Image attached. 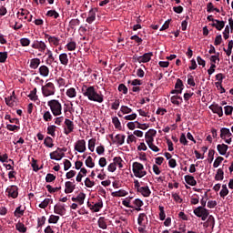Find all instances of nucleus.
Returning <instances> with one entry per match:
<instances>
[{
  "label": "nucleus",
  "mask_w": 233,
  "mask_h": 233,
  "mask_svg": "<svg viewBox=\"0 0 233 233\" xmlns=\"http://www.w3.org/2000/svg\"><path fill=\"white\" fill-rule=\"evenodd\" d=\"M113 163L116 167L118 166L119 168H123V158H121V157H115L113 158Z\"/></svg>",
  "instance_id": "obj_37"
},
{
  "label": "nucleus",
  "mask_w": 233,
  "mask_h": 233,
  "mask_svg": "<svg viewBox=\"0 0 233 233\" xmlns=\"http://www.w3.org/2000/svg\"><path fill=\"white\" fill-rule=\"evenodd\" d=\"M66 48L69 52H74V50H76V48H77V43H76V41L70 40V41L66 45Z\"/></svg>",
  "instance_id": "obj_27"
},
{
  "label": "nucleus",
  "mask_w": 233,
  "mask_h": 233,
  "mask_svg": "<svg viewBox=\"0 0 233 233\" xmlns=\"http://www.w3.org/2000/svg\"><path fill=\"white\" fill-rule=\"evenodd\" d=\"M46 56H48L46 64L51 65V63H54L56 61V58L54 57V54L50 51V49H46Z\"/></svg>",
  "instance_id": "obj_34"
},
{
  "label": "nucleus",
  "mask_w": 233,
  "mask_h": 233,
  "mask_svg": "<svg viewBox=\"0 0 233 233\" xmlns=\"http://www.w3.org/2000/svg\"><path fill=\"white\" fill-rule=\"evenodd\" d=\"M31 101H37L39 97L37 96V88L35 87L30 94L27 96Z\"/></svg>",
  "instance_id": "obj_33"
},
{
  "label": "nucleus",
  "mask_w": 233,
  "mask_h": 233,
  "mask_svg": "<svg viewBox=\"0 0 233 233\" xmlns=\"http://www.w3.org/2000/svg\"><path fill=\"white\" fill-rule=\"evenodd\" d=\"M227 169V166L223 165L222 167L217 170V174L215 176L216 181H223L225 179V172L223 170Z\"/></svg>",
  "instance_id": "obj_11"
},
{
  "label": "nucleus",
  "mask_w": 233,
  "mask_h": 233,
  "mask_svg": "<svg viewBox=\"0 0 233 233\" xmlns=\"http://www.w3.org/2000/svg\"><path fill=\"white\" fill-rule=\"evenodd\" d=\"M81 92L85 97H87V99H89V101H94L95 103H103L105 101V96H103V94L97 93L94 86H88L86 85H84L81 87Z\"/></svg>",
  "instance_id": "obj_1"
},
{
  "label": "nucleus",
  "mask_w": 233,
  "mask_h": 233,
  "mask_svg": "<svg viewBox=\"0 0 233 233\" xmlns=\"http://www.w3.org/2000/svg\"><path fill=\"white\" fill-rule=\"evenodd\" d=\"M24 215H25V209H22L21 206L17 207L14 212V216L15 218H21V216H24Z\"/></svg>",
  "instance_id": "obj_40"
},
{
  "label": "nucleus",
  "mask_w": 233,
  "mask_h": 233,
  "mask_svg": "<svg viewBox=\"0 0 233 233\" xmlns=\"http://www.w3.org/2000/svg\"><path fill=\"white\" fill-rule=\"evenodd\" d=\"M67 97H76V96H77V91H76V88L74 87H70L69 89L66 90V92Z\"/></svg>",
  "instance_id": "obj_39"
},
{
  "label": "nucleus",
  "mask_w": 233,
  "mask_h": 233,
  "mask_svg": "<svg viewBox=\"0 0 233 233\" xmlns=\"http://www.w3.org/2000/svg\"><path fill=\"white\" fill-rule=\"evenodd\" d=\"M86 174H88V171L86 170V168L82 167L80 169V172L76 176L77 183H81V180L83 179V177H85V176H86Z\"/></svg>",
  "instance_id": "obj_24"
},
{
  "label": "nucleus",
  "mask_w": 233,
  "mask_h": 233,
  "mask_svg": "<svg viewBox=\"0 0 233 233\" xmlns=\"http://www.w3.org/2000/svg\"><path fill=\"white\" fill-rule=\"evenodd\" d=\"M54 200L51 198H46L43 202L39 204V208H46L50 203H52Z\"/></svg>",
  "instance_id": "obj_47"
},
{
  "label": "nucleus",
  "mask_w": 233,
  "mask_h": 233,
  "mask_svg": "<svg viewBox=\"0 0 233 233\" xmlns=\"http://www.w3.org/2000/svg\"><path fill=\"white\" fill-rule=\"evenodd\" d=\"M120 112H122V114H131L132 108H130L127 106H122L120 108Z\"/></svg>",
  "instance_id": "obj_64"
},
{
  "label": "nucleus",
  "mask_w": 233,
  "mask_h": 233,
  "mask_svg": "<svg viewBox=\"0 0 233 233\" xmlns=\"http://www.w3.org/2000/svg\"><path fill=\"white\" fill-rule=\"evenodd\" d=\"M50 159H54L55 161H61L65 156V153H59V151L56 150L49 154Z\"/></svg>",
  "instance_id": "obj_16"
},
{
  "label": "nucleus",
  "mask_w": 233,
  "mask_h": 233,
  "mask_svg": "<svg viewBox=\"0 0 233 233\" xmlns=\"http://www.w3.org/2000/svg\"><path fill=\"white\" fill-rule=\"evenodd\" d=\"M46 221V217L43 216L42 218H37V228H41L43 227V225H45Z\"/></svg>",
  "instance_id": "obj_61"
},
{
  "label": "nucleus",
  "mask_w": 233,
  "mask_h": 233,
  "mask_svg": "<svg viewBox=\"0 0 233 233\" xmlns=\"http://www.w3.org/2000/svg\"><path fill=\"white\" fill-rule=\"evenodd\" d=\"M60 218L59 216H56V215H51L48 218V223L50 224H56L57 223V221H59Z\"/></svg>",
  "instance_id": "obj_56"
},
{
  "label": "nucleus",
  "mask_w": 233,
  "mask_h": 233,
  "mask_svg": "<svg viewBox=\"0 0 233 233\" xmlns=\"http://www.w3.org/2000/svg\"><path fill=\"white\" fill-rule=\"evenodd\" d=\"M224 112L227 116H232L233 106H226L224 107Z\"/></svg>",
  "instance_id": "obj_62"
},
{
  "label": "nucleus",
  "mask_w": 233,
  "mask_h": 233,
  "mask_svg": "<svg viewBox=\"0 0 233 233\" xmlns=\"http://www.w3.org/2000/svg\"><path fill=\"white\" fill-rule=\"evenodd\" d=\"M61 41V39L59 37L56 36H51L50 40L48 41V43L50 45H54V46H59V42Z\"/></svg>",
  "instance_id": "obj_48"
},
{
  "label": "nucleus",
  "mask_w": 233,
  "mask_h": 233,
  "mask_svg": "<svg viewBox=\"0 0 233 233\" xmlns=\"http://www.w3.org/2000/svg\"><path fill=\"white\" fill-rule=\"evenodd\" d=\"M209 109L213 114H218V117H223V107L218 104H212L209 106Z\"/></svg>",
  "instance_id": "obj_10"
},
{
  "label": "nucleus",
  "mask_w": 233,
  "mask_h": 233,
  "mask_svg": "<svg viewBox=\"0 0 233 233\" xmlns=\"http://www.w3.org/2000/svg\"><path fill=\"white\" fill-rule=\"evenodd\" d=\"M145 219H148V218L147 217V214L145 213H140L138 215V218H137V223L140 227H145Z\"/></svg>",
  "instance_id": "obj_32"
},
{
  "label": "nucleus",
  "mask_w": 233,
  "mask_h": 233,
  "mask_svg": "<svg viewBox=\"0 0 233 233\" xmlns=\"http://www.w3.org/2000/svg\"><path fill=\"white\" fill-rule=\"evenodd\" d=\"M79 25H81L79 19H71L69 22V28H71V30H76V26H79Z\"/></svg>",
  "instance_id": "obj_35"
},
{
  "label": "nucleus",
  "mask_w": 233,
  "mask_h": 233,
  "mask_svg": "<svg viewBox=\"0 0 233 233\" xmlns=\"http://www.w3.org/2000/svg\"><path fill=\"white\" fill-rule=\"evenodd\" d=\"M175 88L177 90H181V92L183 93V88H185V85H183V80L177 78L175 84Z\"/></svg>",
  "instance_id": "obj_46"
},
{
  "label": "nucleus",
  "mask_w": 233,
  "mask_h": 233,
  "mask_svg": "<svg viewBox=\"0 0 233 233\" xmlns=\"http://www.w3.org/2000/svg\"><path fill=\"white\" fill-rule=\"evenodd\" d=\"M65 125L66 126L67 129H65V134L68 136L71 132H74V122L68 118H66Z\"/></svg>",
  "instance_id": "obj_14"
},
{
  "label": "nucleus",
  "mask_w": 233,
  "mask_h": 233,
  "mask_svg": "<svg viewBox=\"0 0 233 233\" xmlns=\"http://www.w3.org/2000/svg\"><path fill=\"white\" fill-rule=\"evenodd\" d=\"M86 198V194L81 192L76 197V201L79 205H83L85 203V199Z\"/></svg>",
  "instance_id": "obj_41"
},
{
  "label": "nucleus",
  "mask_w": 233,
  "mask_h": 233,
  "mask_svg": "<svg viewBox=\"0 0 233 233\" xmlns=\"http://www.w3.org/2000/svg\"><path fill=\"white\" fill-rule=\"evenodd\" d=\"M65 193L66 194H72V192H74V190H76V185H74L73 182L70 181H66L65 184Z\"/></svg>",
  "instance_id": "obj_17"
},
{
  "label": "nucleus",
  "mask_w": 233,
  "mask_h": 233,
  "mask_svg": "<svg viewBox=\"0 0 233 233\" xmlns=\"http://www.w3.org/2000/svg\"><path fill=\"white\" fill-rule=\"evenodd\" d=\"M225 158H223V157H218L214 163H213V167L214 168H218V167H219L221 165V162L224 160Z\"/></svg>",
  "instance_id": "obj_57"
},
{
  "label": "nucleus",
  "mask_w": 233,
  "mask_h": 233,
  "mask_svg": "<svg viewBox=\"0 0 233 233\" xmlns=\"http://www.w3.org/2000/svg\"><path fill=\"white\" fill-rule=\"evenodd\" d=\"M193 214L197 216V218H200L202 221H207L208 216H210V212L208 209L203 207H198L193 210Z\"/></svg>",
  "instance_id": "obj_4"
},
{
  "label": "nucleus",
  "mask_w": 233,
  "mask_h": 233,
  "mask_svg": "<svg viewBox=\"0 0 233 233\" xmlns=\"http://www.w3.org/2000/svg\"><path fill=\"white\" fill-rule=\"evenodd\" d=\"M5 104L7 106H14V103L15 101V96H10L5 98Z\"/></svg>",
  "instance_id": "obj_44"
},
{
  "label": "nucleus",
  "mask_w": 233,
  "mask_h": 233,
  "mask_svg": "<svg viewBox=\"0 0 233 233\" xmlns=\"http://www.w3.org/2000/svg\"><path fill=\"white\" fill-rule=\"evenodd\" d=\"M220 137L221 139H227L233 137L232 133L230 132V129L227 128V127H222L220 129Z\"/></svg>",
  "instance_id": "obj_15"
},
{
  "label": "nucleus",
  "mask_w": 233,
  "mask_h": 233,
  "mask_svg": "<svg viewBox=\"0 0 233 233\" xmlns=\"http://www.w3.org/2000/svg\"><path fill=\"white\" fill-rule=\"evenodd\" d=\"M133 174L136 177H145L147 171H145V166L139 162H134L132 165Z\"/></svg>",
  "instance_id": "obj_3"
},
{
  "label": "nucleus",
  "mask_w": 233,
  "mask_h": 233,
  "mask_svg": "<svg viewBox=\"0 0 233 233\" xmlns=\"http://www.w3.org/2000/svg\"><path fill=\"white\" fill-rule=\"evenodd\" d=\"M42 94L44 97H50V96H54L56 94V86L54 83L49 82L43 86Z\"/></svg>",
  "instance_id": "obj_5"
},
{
  "label": "nucleus",
  "mask_w": 233,
  "mask_h": 233,
  "mask_svg": "<svg viewBox=\"0 0 233 233\" xmlns=\"http://www.w3.org/2000/svg\"><path fill=\"white\" fill-rule=\"evenodd\" d=\"M86 166L88 168H94L96 167V163H94L92 157H87V158L86 159Z\"/></svg>",
  "instance_id": "obj_49"
},
{
  "label": "nucleus",
  "mask_w": 233,
  "mask_h": 233,
  "mask_svg": "<svg viewBox=\"0 0 233 233\" xmlns=\"http://www.w3.org/2000/svg\"><path fill=\"white\" fill-rule=\"evenodd\" d=\"M39 65H41V59L39 58H33L30 61V68H32L33 70H35L39 67Z\"/></svg>",
  "instance_id": "obj_23"
},
{
  "label": "nucleus",
  "mask_w": 233,
  "mask_h": 233,
  "mask_svg": "<svg viewBox=\"0 0 233 233\" xmlns=\"http://www.w3.org/2000/svg\"><path fill=\"white\" fill-rule=\"evenodd\" d=\"M47 17H54V19H57L59 17V13L56 10H49L46 13Z\"/></svg>",
  "instance_id": "obj_51"
},
{
  "label": "nucleus",
  "mask_w": 233,
  "mask_h": 233,
  "mask_svg": "<svg viewBox=\"0 0 233 233\" xmlns=\"http://www.w3.org/2000/svg\"><path fill=\"white\" fill-rule=\"evenodd\" d=\"M15 228H16V230H18V232H21V233H25L27 230L26 227L22 222H18L15 225Z\"/></svg>",
  "instance_id": "obj_42"
},
{
  "label": "nucleus",
  "mask_w": 233,
  "mask_h": 233,
  "mask_svg": "<svg viewBox=\"0 0 233 233\" xmlns=\"http://www.w3.org/2000/svg\"><path fill=\"white\" fill-rule=\"evenodd\" d=\"M103 208V201L99 200L98 202L95 203L93 206H91V210L93 212H99Z\"/></svg>",
  "instance_id": "obj_31"
},
{
  "label": "nucleus",
  "mask_w": 233,
  "mask_h": 233,
  "mask_svg": "<svg viewBox=\"0 0 233 233\" xmlns=\"http://www.w3.org/2000/svg\"><path fill=\"white\" fill-rule=\"evenodd\" d=\"M54 212L55 214H58V216H65V214H66V208L65 205L56 204L54 207Z\"/></svg>",
  "instance_id": "obj_12"
},
{
  "label": "nucleus",
  "mask_w": 233,
  "mask_h": 233,
  "mask_svg": "<svg viewBox=\"0 0 233 233\" xmlns=\"http://www.w3.org/2000/svg\"><path fill=\"white\" fill-rule=\"evenodd\" d=\"M6 129L9 130V132H17L21 130V127L19 126L6 123Z\"/></svg>",
  "instance_id": "obj_38"
},
{
  "label": "nucleus",
  "mask_w": 233,
  "mask_h": 233,
  "mask_svg": "<svg viewBox=\"0 0 233 233\" xmlns=\"http://www.w3.org/2000/svg\"><path fill=\"white\" fill-rule=\"evenodd\" d=\"M217 150L220 156H225V154H227V150H228V146L227 144H218L217 146Z\"/></svg>",
  "instance_id": "obj_20"
},
{
  "label": "nucleus",
  "mask_w": 233,
  "mask_h": 233,
  "mask_svg": "<svg viewBox=\"0 0 233 233\" xmlns=\"http://www.w3.org/2000/svg\"><path fill=\"white\" fill-rule=\"evenodd\" d=\"M38 72L42 77H48L50 74V69L46 66H41L38 69Z\"/></svg>",
  "instance_id": "obj_19"
},
{
  "label": "nucleus",
  "mask_w": 233,
  "mask_h": 233,
  "mask_svg": "<svg viewBox=\"0 0 233 233\" xmlns=\"http://www.w3.org/2000/svg\"><path fill=\"white\" fill-rule=\"evenodd\" d=\"M152 56H154V53L152 52L146 53L140 56H138L137 55H135L133 56V59L134 61H136V63H148L152 59Z\"/></svg>",
  "instance_id": "obj_6"
},
{
  "label": "nucleus",
  "mask_w": 233,
  "mask_h": 233,
  "mask_svg": "<svg viewBox=\"0 0 233 233\" xmlns=\"http://www.w3.org/2000/svg\"><path fill=\"white\" fill-rule=\"evenodd\" d=\"M112 123L115 128H117V130H121V122L119 121V118L117 116L112 118Z\"/></svg>",
  "instance_id": "obj_50"
},
{
  "label": "nucleus",
  "mask_w": 233,
  "mask_h": 233,
  "mask_svg": "<svg viewBox=\"0 0 233 233\" xmlns=\"http://www.w3.org/2000/svg\"><path fill=\"white\" fill-rule=\"evenodd\" d=\"M47 105L50 107V110L55 117H57V116H61L63 114V106L61 105V102H59V100H49L47 102Z\"/></svg>",
  "instance_id": "obj_2"
},
{
  "label": "nucleus",
  "mask_w": 233,
  "mask_h": 233,
  "mask_svg": "<svg viewBox=\"0 0 233 233\" xmlns=\"http://www.w3.org/2000/svg\"><path fill=\"white\" fill-rule=\"evenodd\" d=\"M211 26L217 28L218 31H221L223 28H225V21L217 20L215 23L211 24Z\"/></svg>",
  "instance_id": "obj_26"
},
{
  "label": "nucleus",
  "mask_w": 233,
  "mask_h": 233,
  "mask_svg": "<svg viewBox=\"0 0 233 233\" xmlns=\"http://www.w3.org/2000/svg\"><path fill=\"white\" fill-rule=\"evenodd\" d=\"M127 194H128V192L124 189H120L118 191L112 192L111 196H113V198H125Z\"/></svg>",
  "instance_id": "obj_30"
},
{
  "label": "nucleus",
  "mask_w": 233,
  "mask_h": 233,
  "mask_svg": "<svg viewBox=\"0 0 233 233\" xmlns=\"http://www.w3.org/2000/svg\"><path fill=\"white\" fill-rule=\"evenodd\" d=\"M156 134H157V131L154 129H149V131L146 133L145 137H146V143H147V146L154 143L153 136H156Z\"/></svg>",
  "instance_id": "obj_13"
},
{
  "label": "nucleus",
  "mask_w": 233,
  "mask_h": 233,
  "mask_svg": "<svg viewBox=\"0 0 233 233\" xmlns=\"http://www.w3.org/2000/svg\"><path fill=\"white\" fill-rule=\"evenodd\" d=\"M5 194H7L8 198L16 199V198L19 196V187H17L15 185L9 186L5 190Z\"/></svg>",
  "instance_id": "obj_7"
},
{
  "label": "nucleus",
  "mask_w": 233,
  "mask_h": 233,
  "mask_svg": "<svg viewBox=\"0 0 233 233\" xmlns=\"http://www.w3.org/2000/svg\"><path fill=\"white\" fill-rule=\"evenodd\" d=\"M98 227L99 228H102L103 230H106L107 228V225H106V219L105 218V217H100L98 218Z\"/></svg>",
  "instance_id": "obj_29"
},
{
  "label": "nucleus",
  "mask_w": 233,
  "mask_h": 233,
  "mask_svg": "<svg viewBox=\"0 0 233 233\" xmlns=\"http://www.w3.org/2000/svg\"><path fill=\"white\" fill-rule=\"evenodd\" d=\"M88 148H89L90 152H94V150L96 148V138L89 139Z\"/></svg>",
  "instance_id": "obj_54"
},
{
  "label": "nucleus",
  "mask_w": 233,
  "mask_h": 233,
  "mask_svg": "<svg viewBox=\"0 0 233 233\" xmlns=\"http://www.w3.org/2000/svg\"><path fill=\"white\" fill-rule=\"evenodd\" d=\"M144 198H150V194H152V191H150V188L148 186L141 187L138 191Z\"/></svg>",
  "instance_id": "obj_18"
},
{
  "label": "nucleus",
  "mask_w": 233,
  "mask_h": 233,
  "mask_svg": "<svg viewBox=\"0 0 233 233\" xmlns=\"http://www.w3.org/2000/svg\"><path fill=\"white\" fill-rule=\"evenodd\" d=\"M43 119L46 122L52 121L53 119L52 113H50V111H46L43 115Z\"/></svg>",
  "instance_id": "obj_53"
},
{
  "label": "nucleus",
  "mask_w": 233,
  "mask_h": 233,
  "mask_svg": "<svg viewBox=\"0 0 233 233\" xmlns=\"http://www.w3.org/2000/svg\"><path fill=\"white\" fill-rule=\"evenodd\" d=\"M216 226V219L214 218V216L208 215V220L206 221V227H211V228H214Z\"/></svg>",
  "instance_id": "obj_28"
},
{
  "label": "nucleus",
  "mask_w": 233,
  "mask_h": 233,
  "mask_svg": "<svg viewBox=\"0 0 233 233\" xmlns=\"http://www.w3.org/2000/svg\"><path fill=\"white\" fill-rule=\"evenodd\" d=\"M216 79H217V85H222L223 79H225V75L223 73H218L216 75Z\"/></svg>",
  "instance_id": "obj_55"
},
{
  "label": "nucleus",
  "mask_w": 233,
  "mask_h": 233,
  "mask_svg": "<svg viewBox=\"0 0 233 233\" xmlns=\"http://www.w3.org/2000/svg\"><path fill=\"white\" fill-rule=\"evenodd\" d=\"M5 119L9 121L10 123H15V125H19V120L17 118H12L10 115H5Z\"/></svg>",
  "instance_id": "obj_60"
},
{
  "label": "nucleus",
  "mask_w": 233,
  "mask_h": 233,
  "mask_svg": "<svg viewBox=\"0 0 233 233\" xmlns=\"http://www.w3.org/2000/svg\"><path fill=\"white\" fill-rule=\"evenodd\" d=\"M185 181L186 183H187V185H190L191 187H196L198 185V181H196V178H194V177L190 175L185 176Z\"/></svg>",
  "instance_id": "obj_21"
},
{
  "label": "nucleus",
  "mask_w": 233,
  "mask_h": 233,
  "mask_svg": "<svg viewBox=\"0 0 233 233\" xmlns=\"http://www.w3.org/2000/svg\"><path fill=\"white\" fill-rule=\"evenodd\" d=\"M32 48L38 50V52H45L46 50V44L43 41L35 40L31 45Z\"/></svg>",
  "instance_id": "obj_8"
},
{
  "label": "nucleus",
  "mask_w": 233,
  "mask_h": 233,
  "mask_svg": "<svg viewBox=\"0 0 233 233\" xmlns=\"http://www.w3.org/2000/svg\"><path fill=\"white\" fill-rule=\"evenodd\" d=\"M75 150L80 153H83L86 150V142L85 141V139L76 141L75 145Z\"/></svg>",
  "instance_id": "obj_9"
},
{
  "label": "nucleus",
  "mask_w": 233,
  "mask_h": 233,
  "mask_svg": "<svg viewBox=\"0 0 233 233\" xmlns=\"http://www.w3.org/2000/svg\"><path fill=\"white\" fill-rule=\"evenodd\" d=\"M191 205H198L199 203V195L195 194L190 200Z\"/></svg>",
  "instance_id": "obj_63"
},
{
  "label": "nucleus",
  "mask_w": 233,
  "mask_h": 233,
  "mask_svg": "<svg viewBox=\"0 0 233 233\" xmlns=\"http://www.w3.org/2000/svg\"><path fill=\"white\" fill-rule=\"evenodd\" d=\"M44 145L47 147V148H53L54 139L51 137H46L44 140Z\"/></svg>",
  "instance_id": "obj_36"
},
{
  "label": "nucleus",
  "mask_w": 233,
  "mask_h": 233,
  "mask_svg": "<svg viewBox=\"0 0 233 233\" xmlns=\"http://www.w3.org/2000/svg\"><path fill=\"white\" fill-rule=\"evenodd\" d=\"M118 92H122L123 94L127 95L128 94V87H127L125 84H120L118 86Z\"/></svg>",
  "instance_id": "obj_59"
},
{
  "label": "nucleus",
  "mask_w": 233,
  "mask_h": 233,
  "mask_svg": "<svg viewBox=\"0 0 233 233\" xmlns=\"http://www.w3.org/2000/svg\"><path fill=\"white\" fill-rule=\"evenodd\" d=\"M170 101L173 105H177V106H179V105H181V103H183V97L175 95L173 96H171Z\"/></svg>",
  "instance_id": "obj_22"
},
{
  "label": "nucleus",
  "mask_w": 233,
  "mask_h": 233,
  "mask_svg": "<svg viewBox=\"0 0 233 233\" xmlns=\"http://www.w3.org/2000/svg\"><path fill=\"white\" fill-rule=\"evenodd\" d=\"M158 208H159V219L160 221H165V218H167V215L165 214V208L162 206H159Z\"/></svg>",
  "instance_id": "obj_52"
},
{
  "label": "nucleus",
  "mask_w": 233,
  "mask_h": 233,
  "mask_svg": "<svg viewBox=\"0 0 233 233\" xmlns=\"http://www.w3.org/2000/svg\"><path fill=\"white\" fill-rule=\"evenodd\" d=\"M125 135H119L117 134L116 137H115V141L116 143H117V145H123L125 143Z\"/></svg>",
  "instance_id": "obj_45"
},
{
  "label": "nucleus",
  "mask_w": 233,
  "mask_h": 233,
  "mask_svg": "<svg viewBox=\"0 0 233 233\" xmlns=\"http://www.w3.org/2000/svg\"><path fill=\"white\" fill-rule=\"evenodd\" d=\"M6 59H8V53L0 52V63H6Z\"/></svg>",
  "instance_id": "obj_58"
},
{
  "label": "nucleus",
  "mask_w": 233,
  "mask_h": 233,
  "mask_svg": "<svg viewBox=\"0 0 233 233\" xmlns=\"http://www.w3.org/2000/svg\"><path fill=\"white\" fill-rule=\"evenodd\" d=\"M59 61L61 65H64V66H66L68 65V55L66 53L60 54Z\"/></svg>",
  "instance_id": "obj_25"
},
{
  "label": "nucleus",
  "mask_w": 233,
  "mask_h": 233,
  "mask_svg": "<svg viewBox=\"0 0 233 233\" xmlns=\"http://www.w3.org/2000/svg\"><path fill=\"white\" fill-rule=\"evenodd\" d=\"M56 128H57V127H56L55 125L48 126L47 127V134L49 136H52V137H56Z\"/></svg>",
  "instance_id": "obj_43"
}]
</instances>
